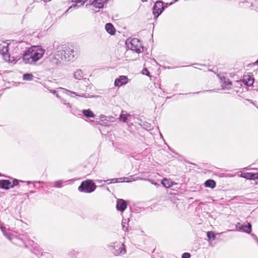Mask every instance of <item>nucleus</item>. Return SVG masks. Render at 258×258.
Listing matches in <instances>:
<instances>
[{"label": "nucleus", "mask_w": 258, "mask_h": 258, "mask_svg": "<svg viewBox=\"0 0 258 258\" xmlns=\"http://www.w3.org/2000/svg\"><path fill=\"white\" fill-rule=\"evenodd\" d=\"M78 53L74 49L66 47L64 45L58 46L54 53L53 63H60L61 60L72 61L78 55Z\"/></svg>", "instance_id": "obj_1"}, {"label": "nucleus", "mask_w": 258, "mask_h": 258, "mask_svg": "<svg viewBox=\"0 0 258 258\" xmlns=\"http://www.w3.org/2000/svg\"><path fill=\"white\" fill-rule=\"evenodd\" d=\"M45 50L40 46H33L27 49L22 57L26 64H35L41 59L44 54Z\"/></svg>", "instance_id": "obj_2"}, {"label": "nucleus", "mask_w": 258, "mask_h": 258, "mask_svg": "<svg viewBox=\"0 0 258 258\" xmlns=\"http://www.w3.org/2000/svg\"><path fill=\"white\" fill-rule=\"evenodd\" d=\"M17 44L14 41L7 40L0 42V54L3 59L9 63H16L18 59L14 56H11L10 51L17 52Z\"/></svg>", "instance_id": "obj_3"}, {"label": "nucleus", "mask_w": 258, "mask_h": 258, "mask_svg": "<svg viewBox=\"0 0 258 258\" xmlns=\"http://www.w3.org/2000/svg\"><path fill=\"white\" fill-rule=\"evenodd\" d=\"M108 248L115 255L123 254L126 252L125 246L121 242L115 241L110 243L108 245Z\"/></svg>", "instance_id": "obj_4"}, {"label": "nucleus", "mask_w": 258, "mask_h": 258, "mask_svg": "<svg viewBox=\"0 0 258 258\" xmlns=\"http://www.w3.org/2000/svg\"><path fill=\"white\" fill-rule=\"evenodd\" d=\"M96 188V185L92 180H86L83 181L78 187L80 192L91 193L94 191Z\"/></svg>", "instance_id": "obj_5"}, {"label": "nucleus", "mask_w": 258, "mask_h": 258, "mask_svg": "<svg viewBox=\"0 0 258 258\" xmlns=\"http://www.w3.org/2000/svg\"><path fill=\"white\" fill-rule=\"evenodd\" d=\"M108 0H90L89 3L86 4L87 8H90L94 13L99 11L100 9L103 8Z\"/></svg>", "instance_id": "obj_6"}, {"label": "nucleus", "mask_w": 258, "mask_h": 258, "mask_svg": "<svg viewBox=\"0 0 258 258\" xmlns=\"http://www.w3.org/2000/svg\"><path fill=\"white\" fill-rule=\"evenodd\" d=\"M127 47L131 50L137 53L141 52L142 48L141 44L137 38L132 39L128 43L126 42Z\"/></svg>", "instance_id": "obj_7"}, {"label": "nucleus", "mask_w": 258, "mask_h": 258, "mask_svg": "<svg viewBox=\"0 0 258 258\" xmlns=\"http://www.w3.org/2000/svg\"><path fill=\"white\" fill-rule=\"evenodd\" d=\"M19 180L14 179L12 182L9 180H0V187L6 189H8L11 187L17 185L19 184Z\"/></svg>", "instance_id": "obj_8"}, {"label": "nucleus", "mask_w": 258, "mask_h": 258, "mask_svg": "<svg viewBox=\"0 0 258 258\" xmlns=\"http://www.w3.org/2000/svg\"><path fill=\"white\" fill-rule=\"evenodd\" d=\"M164 6L163 2H156L153 7V14L156 18H157L163 11Z\"/></svg>", "instance_id": "obj_9"}, {"label": "nucleus", "mask_w": 258, "mask_h": 258, "mask_svg": "<svg viewBox=\"0 0 258 258\" xmlns=\"http://www.w3.org/2000/svg\"><path fill=\"white\" fill-rule=\"evenodd\" d=\"M128 82V79L125 76H120L115 80L114 85L115 87H120L126 84Z\"/></svg>", "instance_id": "obj_10"}, {"label": "nucleus", "mask_w": 258, "mask_h": 258, "mask_svg": "<svg viewBox=\"0 0 258 258\" xmlns=\"http://www.w3.org/2000/svg\"><path fill=\"white\" fill-rule=\"evenodd\" d=\"M236 227L237 230H241L247 233H250L251 231V226L249 223H247V225H243L240 223H237L236 224Z\"/></svg>", "instance_id": "obj_11"}, {"label": "nucleus", "mask_w": 258, "mask_h": 258, "mask_svg": "<svg viewBox=\"0 0 258 258\" xmlns=\"http://www.w3.org/2000/svg\"><path fill=\"white\" fill-rule=\"evenodd\" d=\"M142 179L141 178L137 177L136 178L133 177V176H129L127 177H121L115 178V182L121 183V182H130L133 181Z\"/></svg>", "instance_id": "obj_12"}, {"label": "nucleus", "mask_w": 258, "mask_h": 258, "mask_svg": "<svg viewBox=\"0 0 258 258\" xmlns=\"http://www.w3.org/2000/svg\"><path fill=\"white\" fill-rule=\"evenodd\" d=\"M116 207L118 211L123 212L127 207L126 202L122 199H118L116 202Z\"/></svg>", "instance_id": "obj_13"}, {"label": "nucleus", "mask_w": 258, "mask_h": 258, "mask_svg": "<svg viewBox=\"0 0 258 258\" xmlns=\"http://www.w3.org/2000/svg\"><path fill=\"white\" fill-rule=\"evenodd\" d=\"M221 87L223 89H229L231 86V82L229 81V79L225 77L221 78Z\"/></svg>", "instance_id": "obj_14"}, {"label": "nucleus", "mask_w": 258, "mask_h": 258, "mask_svg": "<svg viewBox=\"0 0 258 258\" xmlns=\"http://www.w3.org/2000/svg\"><path fill=\"white\" fill-rule=\"evenodd\" d=\"M240 176L241 177H243L247 179H255L258 178V174L257 173H242Z\"/></svg>", "instance_id": "obj_15"}, {"label": "nucleus", "mask_w": 258, "mask_h": 258, "mask_svg": "<svg viewBox=\"0 0 258 258\" xmlns=\"http://www.w3.org/2000/svg\"><path fill=\"white\" fill-rule=\"evenodd\" d=\"M243 83L247 86H251L254 82V79L249 75H245L243 79Z\"/></svg>", "instance_id": "obj_16"}, {"label": "nucleus", "mask_w": 258, "mask_h": 258, "mask_svg": "<svg viewBox=\"0 0 258 258\" xmlns=\"http://www.w3.org/2000/svg\"><path fill=\"white\" fill-rule=\"evenodd\" d=\"M105 29L106 31L110 35H114L115 32V29L111 23H107L105 25Z\"/></svg>", "instance_id": "obj_17"}, {"label": "nucleus", "mask_w": 258, "mask_h": 258, "mask_svg": "<svg viewBox=\"0 0 258 258\" xmlns=\"http://www.w3.org/2000/svg\"><path fill=\"white\" fill-rule=\"evenodd\" d=\"M74 77L78 80H81L83 78V73L80 69L77 70L74 74Z\"/></svg>", "instance_id": "obj_18"}, {"label": "nucleus", "mask_w": 258, "mask_h": 258, "mask_svg": "<svg viewBox=\"0 0 258 258\" xmlns=\"http://www.w3.org/2000/svg\"><path fill=\"white\" fill-rule=\"evenodd\" d=\"M162 184L165 187L169 188L173 185V182L170 179L164 178L162 181Z\"/></svg>", "instance_id": "obj_19"}, {"label": "nucleus", "mask_w": 258, "mask_h": 258, "mask_svg": "<svg viewBox=\"0 0 258 258\" xmlns=\"http://www.w3.org/2000/svg\"><path fill=\"white\" fill-rule=\"evenodd\" d=\"M130 116H131V115L130 114H124L123 111H122L118 119L121 121H122L123 122H127V117H130Z\"/></svg>", "instance_id": "obj_20"}, {"label": "nucleus", "mask_w": 258, "mask_h": 258, "mask_svg": "<svg viewBox=\"0 0 258 258\" xmlns=\"http://www.w3.org/2000/svg\"><path fill=\"white\" fill-rule=\"evenodd\" d=\"M82 112L83 114L87 117H94L95 116V114L90 109L83 110Z\"/></svg>", "instance_id": "obj_21"}, {"label": "nucleus", "mask_w": 258, "mask_h": 258, "mask_svg": "<svg viewBox=\"0 0 258 258\" xmlns=\"http://www.w3.org/2000/svg\"><path fill=\"white\" fill-rule=\"evenodd\" d=\"M205 185L206 187L213 188L216 186V183L213 180L209 179L205 182Z\"/></svg>", "instance_id": "obj_22"}, {"label": "nucleus", "mask_w": 258, "mask_h": 258, "mask_svg": "<svg viewBox=\"0 0 258 258\" xmlns=\"http://www.w3.org/2000/svg\"><path fill=\"white\" fill-rule=\"evenodd\" d=\"M34 76L30 73L25 74L23 76V79L26 81H31L34 79Z\"/></svg>", "instance_id": "obj_23"}, {"label": "nucleus", "mask_w": 258, "mask_h": 258, "mask_svg": "<svg viewBox=\"0 0 258 258\" xmlns=\"http://www.w3.org/2000/svg\"><path fill=\"white\" fill-rule=\"evenodd\" d=\"M207 237L209 240L212 239L215 240L216 236L214 232L213 231H208L207 233Z\"/></svg>", "instance_id": "obj_24"}, {"label": "nucleus", "mask_w": 258, "mask_h": 258, "mask_svg": "<svg viewBox=\"0 0 258 258\" xmlns=\"http://www.w3.org/2000/svg\"><path fill=\"white\" fill-rule=\"evenodd\" d=\"M64 182V181L63 180H58V181H55L54 183V185L56 187H59L61 186V185L62 184V183H63Z\"/></svg>", "instance_id": "obj_25"}, {"label": "nucleus", "mask_w": 258, "mask_h": 258, "mask_svg": "<svg viewBox=\"0 0 258 258\" xmlns=\"http://www.w3.org/2000/svg\"><path fill=\"white\" fill-rule=\"evenodd\" d=\"M190 254L188 252H185L182 254V258H189Z\"/></svg>", "instance_id": "obj_26"}, {"label": "nucleus", "mask_w": 258, "mask_h": 258, "mask_svg": "<svg viewBox=\"0 0 258 258\" xmlns=\"http://www.w3.org/2000/svg\"><path fill=\"white\" fill-rule=\"evenodd\" d=\"M122 229L124 231H127L128 230V228L127 227H126L125 225V222H123L122 221Z\"/></svg>", "instance_id": "obj_27"}, {"label": "nucleus", "mask_w": 258, "mask_h": 258, "mask_svg": "<svg viewBox=\"0 0 258 258\" xmlns=\"http://www.w3.org/2000/svg\"><path fill=\"white\" fill-rule=\"evenodd\" d=\"M142 74L143 75H146L147 76H149V72L147 71V70L146 69H144L143 70Z\"/></svg>", "instance_id": "obj_28"}, {"label": "nucleus", "mask_w": 258, "mask_h": 258, "mask_svg": "<svg viewBox=\"0 0 258 258\" xmlns=\"http://www.w3.org/2000/svg\"><path fill=\"white\" fill-rule=\"evenodd\" d=\"M5 235L10 240H11L12 238H11V235L9 234H8V233H4Z\"/></svg>", "instance_id": "obj_29"}, {"label": "nucleus", "mask_w": 258, "mask_h": 258, "mask_svg": "<svg viewBox=\"0 0 258 258\" xmlns=\"http://www.w3.org/2000/svg\"><path fill=\"white\" fill-rule=\"evenodd\" d=\"M115 179V178H113V179L109 180V181H110V183H116Z\"/></svg>", "instance_id": "obj_30"}, {"label": "nucleus", "mask_w": 258, "mask_h": 258, "mask_svg": "<svg viewBox=\"0 0 258 258\" xmlns=\"http://www.w3.org/2000/svg\"><path fill=\"white\" fill-rule=\"evenodd\" d=\"M149 181H150L151 182L152 184H154V185H157V183L155 182H154L153 180H149Z\"/></svg>", "instance_id": "obj_31"}, {"label": "nucleus", "mask_w": 258, "mask_h": 258, "mask_svg": "<svg viewBox=\"0 0 258 258\" xmlns=\"http://www.w3.org/2000/svg\"><path fill=\"white\" fill-rule=\"evenodd\" d=\"M177 1H178V0H174V2H177ZM173 3V2H171V3H170V4H168V3H166V6L167 7L168 5H172Z\"/></svg>", "instance_id": "obj_32"}, {"label": "nucleus", "mask_w": 258, "mask_h": 258, "mask_svg": "<svg viewBox=\"0 0 258 258\" xmlns=\"http://www.w3.org/2000/svg\"><path fill=\"white\" fill-rule=\"evenodd\" d=\"M97 181L98 182H99V183H101V182H102V180H97Z\"/></svg>", "instance_id": "obj_33"}, {"label": "nucleus", "mask_w": 258, "mask_h": 258, "mask_svg": "<svg viewBox=\"0 0 258 258\" xmlns=\"http://www.w3.org/2000/svg\"><path fill=\"white\" fill-rule=\"evenodd\" d=\"M104 117H105V116H104V115H101V116H100V118H104Z\"/></svg>", "instance_id": "obj_34"}, {"label": "nucleus", "mask_w": 258, "mask_h": 258, "mask_svg": "<svg viewBox=\"0 0 258 258\" xmlns=\"http://www.w3.org/2000/svg\"><path fill=\"white\" fill-rule=\"evenodd\" d=\"M76 96H79V95H78V94H76ZM79 96H82V97H84V96H83V95H79Z\"/></svg>", "instance_id": "obj_35"}, {"label": "nucleus", "mask_w": 258, "mask_h": 258, "mask_svg": "<svg viewBox=\"0 0 258 258\" xmlns=\"http://www.w3.org/2000/svg\"><path fill=\"white\" fill-rule=\"evenodd\" d=\"M68 106H69V107H71V105H70V104H68Z\"/></svg>", "instance_id": "obj_36"}, {"label": "nucleus", "mask_w": 258, "mask_h": 258, "mask_svg": "<svg viewBox=\"0 0 258 258\" xmlns=\"http://www.w3.org/2000/svg\"><path fill=\"white\" fill-rule=\"evenodd\" d=\"M255 63L258 65V60L255 62Z\"/></svg>", "instance_id": "obj_37"}, {"label": "nucleus", "mask_w": 258, "mask_h": 258, "mask_svg": "<svg viewBox=\"0 0 258 258\" xmlns=\"http://www.w3.org/2000/svg\"><path fill=\"white\" fill-rule=\"evenodd\" d=\"M71 93H72V94H76L75 92H71Z\"/></svg>", "instance_id": "obj_38"}]
</instances>
